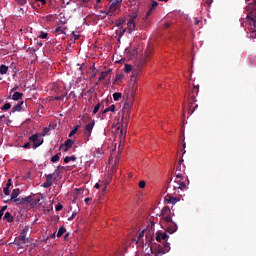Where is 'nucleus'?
<instances>
[{
	"mask_svg": "<svg viewBox=\"0 0 256 256\" xmlns=\"http://www.w3.org/2000/svg\"><path fill=\"white\" fill-rule=\"evenodd\" d=\"M138 91V84L136 80L135 73L133 72L130 82L128 84V88L125 89V97H126V103L124 104L123 110H122V118L121 121L127 124L128 119L131 115L130 109L132 107V103L134 100V97Z\"/></svg>",
	"mask_w": 256,
	"mask_h": 256,
	"instance_id": "f257e3e1",
	"label": "nucleus"
},
{
	"mask_svg": "<svg viewBox=\"0 0 256 256\" xmlns=\"http://www.w3.org/2000/svg\"><path fill=\"white\" fill-rule=\"evenodd\" d=\"M199 93V86H193L191 92H190V97L188 98V108H184V112L188 110V114H193L198 108V105L195 104L197 102L196 97Z\"/></svg>",
	"mask_w": 256,
	"mask_h": 256,
	"instance_id": "f03ea898",
	"label": "nucleus"
},
{
	"mask_svg": "<svg viewBox=\"0 0 256 256\" xmlns=\"http://www.w3.org/2000/svg\"><path fill=\"white\" fill-rule=\"evenodd\" d=\"M175 181H174V190H181L184 191L187 189V182L189 183V180L183 173L175 172Z\"/></svg>",
	"mask_w": 256,
	"mask_h": 256,
	"instance_id": "7ed1b4c3",
	"label": "nucleus"
},
{
	"mask_svg": "<svg viewBox=\"0 0 256 256\" xmlns=\"http://www.w3.org/2000/svg\"><path fill=\"white\" fill-rule=\"evenodd\" d=\"M146 243L143 242V252L144 255H155V250L153 251V241L154 238L152 234H146Z\"/></svg>",
	"mask_w": 256,
	"mask_h": 256,
	"instance_id": "20e7f679",
	"label": "nucleus"
},
{
	"mask_svg": "<svg viewBox=\"0 0 256 256\" xmlns=\"http://www.w3.org/2000/svg\"><path fill=\"white\" fill-rule=\"evenodd\" d=\"M170 250H171L170 245L168 244V242H165L163 246H161V244H158L155 247V255H144V256H162L168 253Z\"/></svg>",
	"mask_w": 256,
	"mask_h": 256,
	"instance_id": "39448f33",
	"label": "nucleus"
},
{
	"mask_svg": "<svg viewBox=\"0 0 256 256\" xmlns=\"http://www.w3.org/2000/svg\"><path fill=\"white\" fill-rule=\"evenodd\" d=\"M14 244L18 246V249L24 248V245L26 244V235H25V232H23V234H21V236H18V237L15 239Z\"/></svg>",
	"mask_w": 256,
	"mask_h": 256,
	"instance_id": "423d86ee",
	"label": "nucleus"
},
{
	"mask_svg": "<svg viewBox=\"0 0 256 256\" xmlns=\"http://www.w3.org/2000/svg\"><path fill=\"white\" fill-rule=\"evenodd\" d=\"M45 182L41 185L42 188L48 189L53 185V174H45Z\"/></svg>",
	"mask_w": 256,
	"mask_h": 256,
	"instance_id": "0eeeda50",
	"label": "nucleus"
},
{
	"mask_svg": "<svg viewBox=\"0 0 256 256\" xmlns=\"http://www.w3.org/2000/svg\"><path fill=\"white\" fill-rule=\"evenodd\" d=\"M165 230L169 234H174L178 230V225L175 222L165 224Z\"/></svg>",
	"mask_w": 256,
	"mask_h": 256,
	"instance_id": "6e6552de",
	"label": "nucleus"
},
{
	"mask_svg": "<svg viewBox=\"0 0 256 256\" xmlns=\"http://www.w3.org/2000/svg\"><path fill=\"white\" fill-rule=\"evenodd\" d=\"M94 127H95V120H93L92 122L88 123L85 126V134L87 136V140H89V138L92 136Z\"/></svg>",
	"mask_w": 256,
	"mask_h": 256,
	"instance_id": "1a4fd4ad",
	"label": "nucleus"
},
{
	"mask_svg": "<svg viewBox=\"0 0 256 256\" xmlns=\"http://www.w3.org/2000/svg\"><path fill=\"white\" fill-rule=\"evenodd\" d=\"M158 2L155 0H151V5L149 6V10L146 13V20L152 15L153 11L158 7Z\"/></svg>",
	"mask_w": 256,
	"mask_h": 256,
	"instance_id": "9d476101",
	"label": "nucleus"
},
{
	"mask_svg": "<svg viewBox=\"0 0 256 256\" xmlns=\"http://www.w3.org/2000/svg\"><path fill=\"white\" fill-rule=\"evenodd\" d=\"M169 238V236L166 234V232H157L156 240L157 242L166 241Z\"/></svg>",
	"mask_w": 256,
	"mask_h": 256,
	"instance_id": "9b49d317",
	"label": "nucleus"
},
{
	"mask_svg": "<svg viewBox=\"0 0 256 256\" xmlns=\"http://www.w3.org/2000/svg\"><path fill=\"white\" fill-rule=\"evenodd\" d=\"M19 195H20V189L19 188L14 189L11 194V199L6 200L5 203L9 204L13 200L17 199Z\"/></svg>",
	"mask_w": 256,
	"mask_h": 256,
	"instance_id": "f8f14e48",
	"label": "nucleus"
},
{
	"mask_svg": "<svg viewBox=\"0 0 256 256\" xmlns=\"http://www.w3.org/2000/svg\"><path fill=\"white\" fill-rule=\"evenodd\" d=\"M127 27H128V33L132 34L136 28V24H135L134 20L129 19L127 22Z\"/></svg>",
	"mask_w": 256,
	"mask_h": 256,
	"instance_id": "ddd939ff",
	"label": "nucleus"
},
{
	"mask_svg": "<svg viewBox=\"0 0 256 256\" xmlns=\"http://www.w3.org/2000/svg\"><path fill=\"white\" fill-rule=\"evenodd\" d=\"M38 138H39L38 134H34V135L30 136V141H32L34 143V149H36L37 147L42 145V142H38L37 143Z\"/></svg>",
	"mask_w": 256,
	"mask_h": 256,
	"instance_id": "4468645a",
	"label": "nucleus"
},
{
	"mask_svg": "<svg viewBox=\"0 0 256 256\" xmlns=\"http://www.w3.org/2000/svg\"><path fill=\"white\" fill-rule=\"evenodd\" d=\"M73 144H74V141H73V140L67 139V140L64 142V144H61V145H60L59 149H64V147L70 149V148L73 147Z\"/></svg>",
	"mask_w": 256,
	"mask_h": 256,
	"instance_id": "2eb2a0df",
	"label": "nucleus"
},
{
	"mask_svg": "<svg viewBox=\"0 0 256 256\" xmlns=\"http://www.w3.org/2000/svg\"><path fill=\"white\" fill-rule=\"evenodd\" d=\"M41 200H43V195L42 194L36 195V197H34V199L32 198V206L39 205Z\"/></svg>",
	"mask_w": 256,
	"mask_h": 256,
	"instance_id": "dca6fc26",
	"label": "nucleus"
},
{
	"mask_svg": "<svg viewBox=\"0 0 256 256\" xmlns=\"http://www.w3.org/2000/svg\"><path fill=\"white\" fill-rule=\"evenodd\" d=\"M120 3H121V1L114 0V2H112V4L110 5V11H112V12L117 11V9H119V7H120Z\"/></svg>",
	"mask_w": 256,
	"mask_h": 256,
	"instance_id": "f3484780",
	"label": "nucleus"
},
{
	"mask_svg": "<svg viewBox=\"0 0 256 256\" xmlns=\"http://www.w3.org/2000/svg\"><path fill=\"white\" fill-rule=\"evenodd\" d=\"M182 163H183V160H180V162H178V165L176 166V173H180L182 174V176H185V169L184 167L181 166Z\"/></svg>",
	"mask_w": 256,
	"mask_h": 256,
	"instance_id": "a211bd4d",
	"label": "nucleus"
},
{
	"mask_svg": "<svg viewBox=\"0 0 256 256\" xmlns=\"http://www.w3.org/2000/svg\"><path fill=\"white\" fill-rule=\"evenodd\" d=\"M109 73H111V70L102 71L99 76V81H104Z\"/></svg>",
	"mask_w": 256,
	"mask_h": 256,
	"instance_id": "6ab92c4d",
	"label": "nucleus"
},
{
	"mask_svg": "<svg viewBox=\"0 0 256 256\" xmlns=\"http://www.w3.org/2000/svg\"><path fill=\"white\" fill-rule=\"evenodd\" d=\"M23 97V92H15L14 95L12 96V99L14 101H19L22 100Z\"/></svg>",
	"mask_w": 256,
	"mask_h": 256,
	"instance_id": "aec40b11",
	"label": "nucleus"
},
{
	"mask_svg": "<svg viewBox=\"0 0 256 256\" xmlns=\"http://www.w3.org/2000/svg\"><path fill=\"white\" fill-rule=\"evenodd\" d=\"M168 215H171V210L169 208V206H165L163 209H162V212H161V216H168Z\"/></svg>",
	"mask_w": 256,
	"mask_h": 256,
	"instance_id": "412c9836",
	"label": "nucleus"
},
{
	"mask_svg": "<svg viewBox=\"0 0 256 256\" xmlns=\"http://www.w3.org/2000/svg\"><path fill=\"white\" fill-rule=\"evenodd\" d=\"M9 70V67L5 64L0 65V74L6 75Z\"/></svg>",
	"mask_w": 256,
	"mask_h": 256,
	"instance_id": "4be33fe9",
	"label": "nucleus"
},
{
	"mask_svg": "<svg viewBox=\"0 0 256 256\" xmlns=\"http://www.w3.org/2000/svg\"><path fill=\"white\" fill-rule=\"evenodd\" d=\"M62 153H56L54 156L51 157V163H57L58 161H60V157H61Z\"/></svg>",
	"mask_w": 256,
	"mask_h": 256,
	"instance_id": "5701e85b",
	"label": "nucleus"
},
{
	"mask_svg": "<svg viewBox=\"0 0 256 256\" xmlns=\"http://www.w3.org/2000/svg\"><path fill=\"white\" fill-rule=\"evenodd\" d=\"M24 104V102H20L18 105L14 106L12 108V112L15 113V112H21L22 111V105Z\"/></svg>",
	"mask_w": 256,
	"mask_h": 256,
	"instance_id": "b1692460",
	"label": "nucleus"
},
{
	"mask_svg": "<svg viewBox=\"0 0 256 256\" xmlns=\"http://www.w3.org/2000/svg\"><path fill=\"white\" fill-rule=\"evenodd\" d=\"M4 220H7L9 223L14 221V218L10 212H6L4 215Z\"/></svg>",
	"mask_w": 256,
	"mask_h": 256,
	"instance_id": "393cba45",
	"label": "nucleus"
},
{
	"mask_svg": "<svg viewBox=\"0 0 256 256\" xmlns=\"http://www.w3.org/2000/svg\"><path fill=\"white\" fill-rule=\"evenodd\" d=\"M67 229L64 227V226H61L59 229H58V232H57V237L60 238L62 237L65 233H66Z\"/></svg>",
	"mask_w": 256,
	"mask_h": 256,
	"instance_id": "a878e982",
	"label": "nucleus"
},
{
	"mask_svg": "<svg viewBox=\"0 0 256 256\" xmlns=\"http://www.w3.org/2000/svg\"><path fill=\"white\" fill-rule=\"evenodd\" d=\"M162 218H163V220L165 221V225H166V224H170V223L173 222V220H172V215H171V214L162 216Z\"/></svg>",
	"mask_w": 256,
	"mask_h": 256,
	"instance_id": "bb28decb",
	"label": "nucleus"
},
{
	"mask_svg": "<svg viewBox=\"0 0 256 256\" xmlns=\"http://www.w3.org/2000/svg\"><path fill=\"white\" fill-rule=\"evenodd\" d=\"M125 22H126V19H125V18H119L118 20H116L115 26L119 28V27H121Z\"/></svg>",
	"mask_w": 256,
	"mask_h": 256,
	"instance_id": "cd10ccee",
	"label": "nucleus"
},
{
	"mask_svg": "<svg viewBox=\"0 0 256 256\" xmlns=\"http://www.w3.org/2000/svg\"><path fill=\"white\" fill-rule=\"evenodd\" d=\"M70 161H77V157L76 156H66L64 158V163H70Z\"/></svg>",
	"mask_w": 256,
	"mask_h": 256,
	"instance_id": "c85d7f7f",
	"label": "nucleus"
},
{
	"mask_svg": "<svg viewBox=\"0 0 256 256\" xmlns=\"http://www.w3.org/2000/svg\"><path fill=\"white\" fill-rule=\"evenodd\" d=\"M55 33L58 35L66 34L65 30L61 26L55 28Z\"/></svg>",
	"mask_w": 256,
	"mask_h": 256,
	"instance_id": "c756f323",
	"label": "nucleus"
},
{
	"mask_svg": "<svg viewBox=\"0 0 256 256\" xmlns=\"http://www.w3.org/2000/svg\"><path fill=\"white\" fill-rule=\"evenodd\" d=\"M109 112H115V105H111L110 107L106 108L103 111V114L109 113Z\"/></svg>",
	"mask_w": 256,
	"mask_h": 256,
	"instance_id": "7c9ffc66",
	"label": "nucleus"
},
{
	"mask_svg": "<svg viewBox=\"0 0 256 256\" xmlns=\"http://www.w3.org/2000/svg\"><path fill=\"white\" fill-rule=\"evenodd\" d=\"M79 129H80V125L75 126L74 129L71 130L69 137L74 136Z\"/></svg>",
	"mask_w": 256,
	"mask_h": 256,
	"instance_id": "2f4dec72",
	"label": "nucleus"
},
{
	"mask_svg": "<svg viewBox=\"0 0 256 256\" xmlns=\"http://www.w3.org/2000/svg\"><path fill=\"white\" fill-rule=\"evenodd\" d=\"M144 229L140 232L139 236H138V240H137V243H144L143 242V237H144Z\"/></svg>",
	"mask_w": 256,
	"mask_h": 256,
	"instance_id": "473e14b6",
	"label": "nucleus"
},
{
	"mask_svg": "<svg viewBox=\"0 0 256 256\" xmlns=\"http://www.w3.org/2000/svg\"><path fill=\"white\" fill-rule=\"evenodd\" d=\"M38 38L39 39H47L48 38V33L47 32H44V31H41L40 34L38 35Z\"/></svg>",
	"mask_w": 256,
	"mask_h": 256,
	"instance_id": "72a5a7b5",
	"label": "nucleus"
},
{
	"mask_svg": "<svg viewBox=\"0 0 256 256\" xmlns=\"http://www.w3.org/2000/svg\"><path fill=\"white\" fill-rule=\"evenodd\" d=\"M122 97L121 92H114L113 99L114 101H118Z\"/></svg>",
	"mask_w": 256,
	"mask_h": 256,
	"instance_id": "f704fd0d",
	"label": "nucleus"
},
{
	"mask_svg": "<svg viewBox=\"0 0 256 256\" xmlns=\"http://www.w3.org/2000/svg\"><path fill=\"white\" fill-rule=\"evenodd\" d=\"M168 203L175 205L177 203V198L170 196L169 199L167 200Z\"/></svg>",
	"mask_w": 256,
	"mask_h": 256,
	"instance_id": "c9c22d12",
	"label": "nucleus"
},
{
	"mask_svg": "<svg viewBox=\"0 0 256 256\" xmlns=\"http://www.w3.org/2000/svg\"><path fill=\"white\" fill-rule=\"evenodd\" d=\"M17 17H22V15H25V10L24 8H20L16 11Z\"/></svg>",
	"mask_w": 256,
	"mask_h": 256,
	"instance_id": "e433bc0d",
	"label": "nucleus"
},
{
	"mask_svg": "<svg viewBox=\"0 0 256 256\" xmlns=\"http://www.w3.org/2000/svg\"><path fill=\"white\" fill-rule=\"evenodd\" d=\"M132 71V66L131 64H125L124 66V72L125 73H130Z\"/></svg>",
	"mask_w": 256,
	"mask_h": 256,
	"instance_id": "4c0bfd02",
	"label": "nucleus"
},
{
	"mask_svg": "<svg viewBox=\"0 0 256 256\" xmlns=\"http://www.w3.org/2000/svg\"><path fill=\"white\" fill-rule=\"evenodd\" d=\"M123 77H124V74H122V73L116 74L114 84L117 83L118 81L122 80Z\"/></svg>",
	"mask_w": 256,
	"mask_h": 256,
	"instance_id": "58836bf2",
	"label": "nucleus"
},
{
	"mask_svg": "<svg viewBox=\"0 0 256 256\" xmlns=\"http://www.w3.org/2000/svg\"><path fill=\"white\" fill-rule=\"evenodd\" d=\"M25 201H26V205H28L29 203H33V196L30 195L28 197H24Z\"/></svg>",
	"mask_w": 256,
	"mask_h": 256,
	"instance_id": "ea45409f",
	"label": "nucleus"
},
{
	"mask_svg": "<svg viewBox=\"0 0 256 256\" xmlns=\"http://www.w3.org/2000/svg\"><path fill=\"white\" fill-rule=\"evenodd\" d=\"M101 103L97 104L93 110V114H97L99 112V110L101 109Z\"/></svg>",
	"mask_w": 256,
	"mask_h": 256,
	"instance_id": "a19ab883",
	"label": "nucleus"
},
{
	"mask_svg": "<svg viewBox=\"0 0 256 256\" xmlns=\"http://www.w3.org/2000/svg\"><path fill=\"white\" fill-rule=\"evenodd\" d=\"M204 5L209 9L211 7L213 0H203Z\"/></svg>",
	"mask_w": 256,
	"mask_h": 256,
	"instance_id": "79ce46f5",
	"label": "nucleus"
},
{
	"mask_svg": "<svg viewBox=\"0 0 256 256\" xmlns=\"http://www.w3.org/2000/svg\"><path fill=\"white\" fill-rule=\"evenodd\" d=\"M10 108H11V104H10V103H7V104H5L4 106H2L1 110H2V111H7V110H9Z\"/></svg>",
	"mask_w": 256,
	"mask_h": 256,
	"instance_id": "37998d69",
	"label": "nucleus"
},
{
	"mask_svg": "<svg viewBox=\"0 0 256 256\" xmlns=\"http://www.w3.org/2000/svg\"><path fill=\"white\" fill-rule=\"evenodd\" d=\"M55 210H56L57 212L62 211V210H63V205H62L61 203H58V204L55 206Z\"/></svg>",
	"mask_w": 256,
	"mask_h": 256,
	"instance_id": "c03bdc74",
	"label": "nucleus"
},
{
	"mask_svg": "<svg viewBox=\"0 0 256 256\" xmlns=\"http://www.w3.org/2000/svg\"><path fill=\"white\" fill-rule=\"evenodd\" d=\"M15 1L18 5H21V6L26 5L27 3V0H15Z\"/></svg>",
	"mask_w": 256,
	"mask_h": 256,
	"instance_id": "a18cd8bd",
	"label": "nucleus"
},
{
	"mask_svg": "<svg viewBox=\"0 0 256 256\" xmlns=\"http://www.w3.org/2000/svg\"><path fill=\"white\" fill-rule=\"evenodd\" d=\"M145 187H146V182L143 181V180L140 181V182H139V188H140V189H144Z\"/></svg>",
	"mask_w": 256,
	"mask_h": 256,
	"instance_id": "49530a36",
	"label": "nucleus"
},
{
	"mask_svg": "<svg viewBox=\"0 0 256 256\" xmlns=\"http://www.w3.org/2000/svg\"><path fill=\"white\" fill-rule=\"evenodd\" d=\"M61 169H64V166L59 165V166L56 167L55 171H56L57 175L60 174Z\"/></svg>",
	"mask_w": 256,
	"mask_h": 256,
	"instance_id": "de8ad7c7",
	"label": "nucleus"
},
{
	"mask_svg": "<svg viewBox=\"0 0 256 256\" xmlns=\"http://www.w3.org/2000/svg\"><path fill=\"white\" fill-rule=\"evenodd\" d=\"M137 18V13L133 12L130 14V20L134 21Z\"/></svg>",
	"mask_w": 256,
	"mask_h": 256,
	"instance_id": "09e8293b",
	"label": "nucleus"
},
{
	"mask_svg": "<svg viewBox=\"0 0 256 256\" xmlns=\"http://www.w3.org/2000/svg\"><path fill=\"white\" fill-rule=\"evenodd\" d=\"M54 177V180H57L60 177V173L57 174L56 170L54 173H52V178Z\"/></svg>",
	"mask_w": 256,
	"mask_h": 256,
	"instance_id": "8fccbe9b",
	"label": "nucleus"
},
{
	"mask_svg": "<svg viewBox=\"0 0 256 256\" xmlns=\"http://www.w3.org/2000/svg\"><path fill=\"white\" fill-rule=\"evenodd\" d=\"M49 131H50V128H48V127L44 128L42 131V136L47 135Z\"/></svg>",
	"mask_w": 256,
	"mask_h": 256,
	"instance_id": "3c124183",
	"label": "nucleus"
},
{
	"mask_svg": "<svg viewBox=\"0 0 256 256\" xmlns=\"http://www.w3.org/2000/svg\"><path fill=\"white\" fill-rule=\"evenodd\" d=\"M4 194L6 196H9L10 195V188L9 187H4Z\"/></svg>",
	"mask_w": 256,
	"mask_h": 256,
	"instance_id": "603ef678",
	"label": "nucleus"
},
{
	"mask_svg": "<svg viewBox=\"0 0 256 256\" xmlns=\"http://www.w3.org/2000/svg\"><path fill=\"white\" fill-rule=\"evenodd\" d=\"M77 212H73L72 215L68 218L69 221H72L76 218Z\"/></svg>",
	"mask_w": 256,
	"mask_h": 256,
	"instance_id": "864d4df0",
	"label": "nucleus"
},
{
	"mask_svg": "<svg viewBox=\"0 0 256 256\" xmlns=\"http://www.w3.org/2000/svg\"><path fill=\"white\" fill-rule=\"evenodd\" d=\"M14 202L17 203V205H22V198H21V197L16 198V199L14 200Z\"/></svg>",
	"mask_w": 256,
	"mask_h": 256,
	"instance_id": "5fc2aeb1",
	"label": "nucleus"
},
{
	"mask_svg": "<svg viewBox=\"0 0 256 256\" xmlns=\"http://www.w3.org/2000/svg\"><path fill=\"white\" fill-rule=\"evenodd\" d=\"M199 23H200L199 19H198L197 17H194V18H193V24H194L195 26H197V25H199Z\"/></svg>",
	"mask_w": 256,
	"mask_h": 256,
	"instance_id": "6e6d98bb",
	"label": "nucleus"
},
{
	"mask_svg": "<svg viewBox=\"0 0 256 256\" xmlns=\"http://www.w3.org/2000/svg\"><path fill=\"white\" fill-rule=\"evenodd\" d=\"M36 3H40L41 5H46V0H35Z\"/></svg>",
	"mask_w": 256,
	"mask_h": 256,
	"instance_id": "4d7b16f0",
	"label": "nucleus"
},
{
	"mask_svg": "<svg viewBox=\"0 0 256 256\" xmlns=\"http://www.w3.org/2000/svg\"><path fill=\"white\" fill-rule=\"evenodd\" d=\"M74 40H79L80 39V35H77L75 32H72Z\"/></svg>",
	"mask_w": 256,
	"mask_h": 256,
	"instance_id": "13d9d810",
	"label": "nucleus"
},
{
	"mask_svg": "<svg viewBox=\"0 0 256 256\" xmlns=\"http://www.w3.org/2000/svg\"><path fill=\"white\" fill-rule=\"evenodd\" d=\"M240 23H241V27H245V24H246V21H245V19H241L240 20Z\"/></svg>",
	"mask_w": 256,
	"mask_h": 256,
	"instance_id": "bf43d9fd",
	"label": "nucleus"
},
{
	"mask_svg": "<svg viewBox=\"0 0 256 256\" xmlns=\"http://www.w3.org/2000/svg\"><path fill=\"white\" fill-rule=\"evenodd\" d=\"M30 146H31V144H30V142H28V143H26V144H24V149H29L30 148Z\"/></svg>",
	"mask_w": 256,
	"mask_h": 256,
	"instance_id": "052dcab7",
	"label": "nucleus"
},
{
	"mask_svg": "<svg viewBox=\"0 0 256 256\" xmlns=\"http://www.w3.org/2000/svg\"><path fill=\"white\" fill-rule=\"evenodd\" d=\"M91 200H92V198L87 197V198H85L84 202H85L86 204H89V202H90Z\"/></svg>",
	"mask_w": 256,
	"mask_h": 256,
	"instance_id": "680f3d73",
	"label": "nucleus"
},
{
	"mask_svg": "<svg viewBox=\"0 0 256 256\" xmlns=\"http://www.w3.org/2000/svg\"><path fill=\"white\" fill-rule=\"evenodd\" d=\"M12 186V182H11V179L8 180V183L6 185L7 188H10Z\"/></svg>",
	"mask_w": 256,
	"mask_h": 256,
	"instance_id": "e2e57ef3",
	"label": "nucleus"
},
{
	"mask_svg": "<svg viewBox=\"0 0 256 256\" xmlns=\"http://www.w3.org/2000/svg\"><path fill=\"white\" fill-rule=\"evenodd\" d=\"M7 208H8V206L5 205V206H3V207L0 209V211L5 212V211L7 210Z\"/></svg>",
	"mask_w": 256,
	"mask_h": 256,
	"instance_id": "0e129e2a",
	"label": "nucleus"
},
{
	"mask_svg": "<svg viewBox=\"0 0 256 256\" xmlns=\"http://www.w3.org/2000/svg\"><path fill=\"white\" fill-rule=\"evenodd\" d=\"M252 3L254 4L252 10H256V0H252Z\"/></svg>",
	"mask_w": 256,
	"mask_h": 256,
	"instance_id": "69168bd1",
	"label": "nucleus"
},
{
	"mask_svg": "<svg viewBox=\"0 0 256 256\" xmlns=\"http://www.w3.org/2000/svg\"><path fill=\"white\" fill-rule=\"evenodd\" d=\"M69 149H70V148H68V147H66V146H63V149H61V150H63L64 152H68Z\"/></svg>",
	"mask_w": 256,
	"mask_h": 256,
	"instance_id": "338daca9",
	"label": "nucleus"
},
{
	"mask_svg": "<svg viewBox=\"0 0 256 256\" xmlns=\"http://www.w3.org/2000/svg\"><path fill=\"white\" fill-rule=\"evenodd\" d=\"M21 199H22V205H27L25 198H21Z\"/></svg>",
	"mask_w": 256,
	"mask_h": 256,
	"instance_id": "774afa93",
	"label": "nucleus"
}]
</instances>
